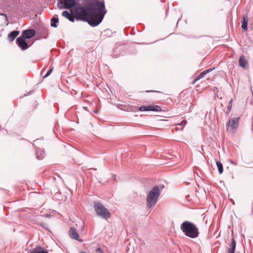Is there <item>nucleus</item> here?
Masks as SVG:
<instances>
[{"mask_svg":"<svg viewBox=\"0 0 253 253\" xmlns=\"http://www.w3.org/2000/svg\"><path fill=\"white\" fill-rule=\"evenodd\" d=\"M13 2V0H3L1 4V7L3 8L8 9L12 7Z\"/></svg>","mask_w":253,"mask_h":253,"instance_id":"nucleus-11","label":"nucleus"},{"mask_svg":"<svg viewBox=\"0 0 253 253\" xmlns=\"http://www.w3.org/2000/svg\"><path fill=\"white\" fill-rule=\"evenodd\" d=\"M36 158L38 160H42L44 157V152L39 149H37L35 152Z\"/></svg>","mask_w":253,"mask_h":253,"instance_id":"nucleus-14","label":"nucleus"},{"mask_svg":"<svg viewBox=\"0 0 253 253\" xmlns=\"http://www.w3.org/2000/svg\"><path fill=\"white\" fill-rule=\"evenodd\" d=\"M94 210L98 216L107 219L110 217V213L102 204L95 202L94 203Z\"/></svg>","mask_w":253,"mask_h":253,"instance_id":"nucleus-4","label":"nucleus"},{"mask_svg":"<svg viewBox=\"0 0 253 253\" xmlns=\"http://www.w3.org/2000/svg\"><path fill=\"white\" fill-rule=\"evenodd\" d=\"M216 164L218 168L219 173L221 174L223 171V166L222 163H220V162L217 161L216 162Z\"/></svg>","mask_w":253,"mask_h":253,"instance_id":"nucleus-18","label":"nucleus"},{"mask_svg":"<svg viewBox=\"0 0 253 253\" xmlns=\"http://www.w3.org/2000/svg\"><path fill=\"white\" fill-rule=\"evenodd\" d=\"M139 110L140 111H155L160 112L162 109L160 106L157 105H150L148 106H142L139 107Z\"/></svg>","mask_w":253,"mask_h":253,"instance_id":"nucleus-6","label":"nucleus"},{"mask_svg":"<svg viewBox=\"0 0 253 253\" xmlns=\"http://www.w3.org/2000/svg\"><path fill=\"white\" fill-rule=\"evenodd\" d=\"M80 253H87L85 252L81 251L80 252Z\"/></svg>","mask_w":253,"mask_h":253,"instance_id":"nucleus-25","label":"nucleus"},{"mask_svg":"<svg viewBox=\"0 0 253 253\" xmlns=\"http://www.w3.org/2000/svg\"><path fill=\"white\" fill-rule=\"evenodd\" d=\"M239 120V117L233 118L228 121L226 126L228 127H230V128L232 130L236 129L238 127Z\"/></svg>","mask_w":253,"mask_h":253,"instance_id":"nucleus-7","label":"nucleus"},{"mask_svg":"<svg viewBox=\"0 0 253 253\" xmlns=\"http://www.w3.org/2000/svg\"><path fill=\"white\" fill-rule=\"evenodd\" d=\"M247 25H248V20H246L245 19V17H244L242 21V28L243 29L244 31H247Z\"/></svg>","mask_w":253,"mask_h":253,"instance_id":"nucleus-17","label":"nucleus"},{"mask_svg":"<svg viewBox=\"0 0 253 253\" xmlns=\"http://www.w3.org/2000/svg\"><path fill=\"white\" fill-rule=\"evenodd\" d=\"M53 71V68H51L48 71V72L46 73V74H45V75L44 76V78H45L46 77H47L48 76H49L51 73H52Z\"/></svg>","mask_w":253,"mask_h":253,"instance_id":"nucleus-21","label":"nucleus"},{"mask_svg":"<svg viewBox=\"0 0 253 253\" xmlns=\"http://www.w3.org/2000/svg\"><path fill=\"white\" fill-rule=\"evenodd\" d=\"M94 112L95 113H98V111H94Z\"/></svg>","mask_w":253,"mask_h":253,"instance_id":"nucleus-26","label":"nucleus"},{"mask_svg":"<svg viewBox=\"0 0 253 253\" xmlns=\"http://www.w3.org/2000/svg\"><path fill=\"white\" fill-rule=\"evenodd\" d=\"M236 248V241L234 239H232V242L230 245V248L228 250V253H234Z\"/></svg>","mask_w":253,"mask_h":253,"instance_id":"nucleus-15","label":"nucleus"},{"mask_svg":"<svg viewBox=\"0 0 253 253\" xmlns=\"http://www.w3.org/2000/svg\"><path fill=\"white\" fill-rule=\"evenodd\" d=\"M247 63V60L245 58V57L243 56H241L239 60V63L240 66L245 68L246 67V65Z\"/></svg>","mask_w":253,"mask_h":253,"instance_id":"nucleus-16","label":"nucleus"},{"mask_svg":"<svg viewBox=\"0 0 253 253\" xmlns=\"http://www.w3.org/2000/svg\"><path fill=\"white\" fill-rule=\"evenodd\" d=\"M84 108L85 110H87V108H86V107H84Z\"/></svg>","mask_w":253,"mask_h":253,"instance_id":"nucleus-27","label":"nucleus"},{"mask_svg":"<svg viewBox=\"0 0 253 253\" xmlns=\"http://www.w3.org/2000/svg\"><path fill=\"white\" fill-rule=\"evenodd\" d=\"M160 195L158 186L154 187L148 193L146 198L147 206L149 209L154 207Z\"/></svg>","mask_w":253,"mask_h":253,"instance_id":"nucleus-3","label":"nucleus"},{"mask_svg":"<svg viewBox=\"0 0 253 253\" xmlns=\"http://www.w3.org/2000/svg\"><path fill=\"white\" fill-rule=\"evenodd\" d=\"M84 3L76 9V16L68 11H63L62 15L71 22L75 19L87 22L91 27L98 25L103 20L107 11L104 2L99 0H83Z\"/></svg>","mask_w":253,"mask_h":253,"instance_id":"nucleus-1","label":"nucleus"},{"mask_svg":"<svg viewBox=\"0 0 253 253\" xmlns=\"http://www.w3.org/2000/svg\"><path fill=\"white\" fill-rule=\"evenodd\" d=\"M25 40L26 39L22 36L18 37L16 40L17 44L22 50H26L29 47V45L25 41Z\"/></svg>","mask_w":253,"mask_h":253,"instance_id":"nucleus-8","label":"nucleus"},{"mask_svg":"<svg viewBox=\"0 0 253 253\" xmlns=\"http://www.w3.org/2000/svg\"><path fill=\"white\" fill-rule=\"evenodd\" d=\"M180 229L187 237L194 239L199 235L198 227L193 223L189 221H185L180 225Z\"/></svg>","mask_w":253,"mask_h":253,"instance_id":"nucleus-2","label":"nucleus"},{"mask_svg":"<svg viewBox=\"0 0 253 253\" xmlns=\"http://www.w3.org/2000/svg\"><path fill=\"white\" fill-rule=\"evenodd\" d=\"M58 22V19L55 17H53L51 19V26L53 27H57V23Z\"/></svg>","mask_w":253,"mask_h":253,"instance_id":"nucleus-19","label":"nucleus"},{"mask_svg":"<svg viewBox=\"0 0 253 253\" xmlns=\"http://www.w3.org/2000/svg\"><path fill=\"white\" fill-rule=\"evenodd\" d=\"M57 6L60 9H70L76 4L75 0H57Z\"/></svg>","mask_w":253,"mask_h":253,"instance_id":"nucleus-5","label":"nucleus"},{"mask_svg":"<svg viewBox=\"0 0 253 253\" xmlns=\"http://www.w3.org/2000/svg\"><path fill=\"white\" fill-rule=\"evenodd\" d=\"M212 70L211 68L208 69L207 70H205L201 72L196 78L195 79L194 82H196L197 81L200 80V79L203 78L206 74L210 73Z\"/></svg>","mask_w":253,"mask_h":253,"instance_id":"nucleus-12","label":"nucleus"},{"mask_svg":"<svg viewBox=\"0 0 253 253\" xmlns=\"http://www.w3.org/2000/svg\"><path fill=\"white\" fill-rule=\"evenodd\" d=\"M232 100H230L229 102V103H228L227 109V111H226V114H228L230 113V112L231 111V109L232 108Z\"/></svg>","mask_w":253,"mask_h":253,"instance_id":"nucleus-20","label":"nucleus"},{"mask_svg":"<svg viewBox=\"0 0 253 253\" xmlns=\"http://www.w3.org/2000/svg\"><path fill=\"white\" fill-rule=\"evenodd\" d=\"M96 252L99 253H103L102 250L100 248H98L96 249Z\"/></svg>","mask_w":253,"mask_h":253,"instance_id":"nucleus-22","label":"nucleus"},{"mask_svg":"<svg viewBox=\"0 0 253 253\" xmlns=\"http://www.w3.org/2000/svg\"><path fill=\"white\" fill-rule=\"evenodd\" d=\"M69 235L72 239L80 241L79 235L74 227H71L69 231Z\"/></svg>","mask_w":253,"mask_h":253,"instance_id":"nucleus-10","label":"nucleus"},{"mask_svg":"<svg viewBox=\"0 0 253 253\" xmlns=\"http://www.w3.org/2000/svg\"><path fill=\"white\" fill-rule=\"evenodd\" d=\"M19 34V32L18 31H13L11 32L8 36V41L10 42L13 41Z\"/></svg>","mask_w":253,"mask_h":253,"instance_id":"nucleus-13","label":"nucleus"},{"mask_svg":"<svg viewBox=\"0 0 253 253\" xmlns=\"http://www.w3.org/2000/svg\"><path fill=\"white\" fill-rule=\"evenodd\" d=\"M186 123V121H183L182 122H181V124L182 125H185Z\"/></svg>","mask_w":253,"mask_h":253,"instance_id":"nucleus-23","label":"nucleus"},{"mask_svg":"<svg viewBox=\"0 0 253 253\" xmlns=\"http://www.w3.org/2000/svg\"><path fill=\"white\" fill-rule=\"evenodd\" d=\"M0 15H2V16H4L5 17H7L6 15L4 13H1V14H0Z\"/></svg>","mask_w":253,"mask_h":253,"instance_id":"nucleus-24","label":"nucleus"},{"mask_svg":"<svg viewBox=\"0 0 253 253\" xmlns=\"http://www.w3.org/2000/svg\"><path fill=\"white\" fill-rule=\"evenodd\" d=\"M35 35V31L34 29H30L23 31L22 37L25 39H30Z\"/></svg>","mask_w":253,"mask_h":253,"instance_id":"nucleus-9","label":"nucleus"}]
</instances>
